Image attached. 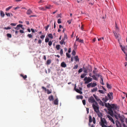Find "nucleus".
I'll use <instances>...</instances> for the list:
<instances>
[{
    "label": "nucleus",
    "mask_w": 127,
    "mask_h": 127,
    "mask_svg": "<svg viewBox=\"0 0 127 127\" xmlns=\"http://www.w3.org/2000/svg\"><path fill=\"white\" fill-rule=\"evenodd\" d=\"M107 117L108 118L109 120H110L111 122H112L113 124L115 123V122L113 120V119L109 115H108L107 116Z\"/></svg>",
    "instance_id": "9"
},
{
    "label": "nucleus",
    "mask_w": 127,
    "mask_h": 127,
    "mask_svg": "<svg viewBox=\"0 0 127 127\" xmlns=\"http://www.w3.org/2000/svg\"><path fill=\"white\" fill-rule=\"evenodd\" d=\"M75 61L76 62L79 61V59L78 58V56H75L74 57Z\"/></svg>",
    "instance_id": "23"
},
{
    "label": "nucleus",
    "mask_w": 127,
    "mask_h": 127,
    "mask_svg": "<svg viewBox=\"0 0 127 127\" xmlns=\"http://www.w3.org/2000/svg\"><path fill=\"white\" fill-rule=\"evenodd\" d=\"M84 80L85 81V84H87L91 82L92 80V79L89 77H86L84 78Z\"/></svg>",
    "instance_id": "4"
},
{
    "label": "nucleus",
    "mask_w": 127,
    "mask_h": 127,
    "mask_svg": "<svg viewBox=\"0 0 127 127\" xmlns=\"http://www.w3.org/2000/svg\"><path fill=\"white\" fill-rule=\"evenodd\" d=\"M100 105L103 106L104 105V103L100 100L98 102Z\"/></svg>",
    "instance_id": "26"
},
{
    "label": "nucleus",
    "mask_w": 127,
    "mask_h": 127,
    "mask_svg": "<svg viewBox=\"0 0 127 127\" xmlns=\"http://www.w3.org/2000/svg\"><path fill=\"white\" fill-rule=\"evenodd\" d=\"M20 32L21 33H24V31L22 30H20Z\"/></svg>",
    "instance_id": "64"
},
{
    "label": "nucleus",
    "mask_w": 127,
    "mask_h": 127,
    "mask_svg": "<svg viewBox=\"0 0 127 127\" xmlns=\"http://www.w3.org/2000/svg\"><path fill=\"white\" fill-rule=\"evenodd\" d=\"M100 83L102 85H104V84L103 82V78L102 77H100Z\"/></svg>",
    "instance_id": "18"
},
{
    "label": "nucleus",
    "mask_w": 127,
    "mask_h": 127,
    "mask_svg": "<svg viewBox=\"0 0 127 127\" xmlns=\"http://www.w3.org/2000/svg\"><path fill=\"white\" fill-rule=\"evenodd\" d=\"M0 15L2 17H3L5 16V14L2 11H0Z\"/></svg>",
    "instance_id": "16"
},
{
    "label": "nucleus",
    "mask_w": 127,
    "mask_h": 127,
    "mask_svg": "<svg viewBox=\"0 0 127 127\" xmlns=\"http://www.w3.org/2000/svg\"><path fill=\"white\" fill-rule=\"evenodd\" d=\"M83 71V69L82 68H81L78 71V72L79 73H80L81 72Z\"/></svg>",
    "instance_id": "49"
},
{
    "label": "nucleus",
    "mask_w": 127,
    "mask_h": 127,
    "mask_svg": "<svg viewBox=\"0 0 127 127\" xmlns=\"http://www.w3.org/2000/svg\"><path fill=\"white\" fill-rule=\"evenodd\" d=\"M120 47L121 48V49L123 52L126 54V51L127 50V48H125L124 46H123L121 45H120Z\"/></svg>",
    "instance_id": "7"
},
{
    "label": "nucleus",
    "mask_w": 127,
    "mask_h": 127,
    "mask_svg": "<svg viewBox=\"0 0 127 127\" xmlns=\"http://www.w3.org/2000/svg\"><path fill=\"white\" fill-rule=\"evenodd\" d=\"M52 41H50L49 42L48 45L49 46H50L52 44Z\"/></svg>",
    "instance_id": "46"
},
{
    "label": "nucleus",
    "mask_w": 127,
    "mask_h": 127,
    "mask_svg": "<svg viewBox=\"0 0 127 127\" xmlns=\"http://www.w3.org/2000/svg\"><path fill=\"white\" fill-rule=\"evenodd\" d=\"M95 75L96 76H98V77H101V76L102 77L101 75H99V74H95Z\"/></svg>",
    "instance_id": "60"
},
{
    "label": "nucleus",
    "mask_w": 127,
    "mask_h": 127,
    "mask_svg": "<svg viewBox=\"0 0 127 127\" xmlns=\"http://www.w3.org/2000/svg\"><path fill=\"white\" fill-rule=\"evenodd\" d=\"M86 75V74L85 73H83L80 76L81 78H83Z\"/></svg>",
    "instance_id": "30"
},
{
    "label": "nucleus",
    "mask_w": 127,
    "mask_h": 127,
    "mask_svg": "<svg viewBox=\"0 0 127 127\" xmlns=\"http://www.w3.org/2000/svg\"><path fill=\"white\" fill-rule=\"evenodd\" d=\"M66 56L68 58H69L71 57V55L70 54H68L67 53H66Z\"/></svg>",
    "instance_id": "40"
},
{
    "label": "nucleus",
    "mask_w": 127,
    "mask_h": 127,
    "mask_svg": "<svg viewBox=\"0 0 127 127\" xmlns=\"http://www.w3.org/2000/svg\"><path fill=\"white\" fill-rule=\"evenodd\" d=\"M109 103H108L107 104L106 103H105V105L106 107H107L108 108V110H110V108L109 107V104H108Z\"/></svg>",
    "instance_id": "22"
},
{
    "label": "nucleus",
    "mask_w": 127,
    "mask_h": 127,
    "mask_svg": "<svg viewBox=\"0 0 127 127\" xmlns=\"http://www.w3.org/2000/svg\"><path fill=\"white\" fill-rule=\"evenodd\" d=\"M27 36L30 38H32V35L31 34H28Z\"/></svg>",
    "instance_id": "53"
},
{
    "label": "nucleus",
    "mask_w": 127,
    "mask_h": 127,
    "mask_svg": "<svg viewBox=\"0 0 127 127\" xmlns=\"http://www.w3.org/2000/svg\"><path fill=\"white\" fill-rule=\"evenodd\" d=\"M26 13L27 14L29 15L32 13V12L30 9H29L27 11Z\"/></svg>",
    "instance_id": "13"
},
{
    "label": "nucleus",
    "mask_w": 127,
    "mask_h": 127,
    "mask_svg": "<svg viewBox=\"0 0 127 127\" xmlns=\"http://www.w3.org/2000/svg\"><path fill=\"white\" fill-rule=\"evenodd\" d=\"M12 6H10L9 7H8V8H6V11H8L11 8H12Z\"/></svg>",
    "instance_id": "35"
},
{
    "label": "nucleus",
    "mask_w": 127,
    "mask_h": 127,
    "mask_svg": "<svg viewBox=\"0 0 127 127\" xmlns=\"http://www.w3.org/2000/svg\"><path fill=\"white\" fill-rule=\"evenodd\" d=\"M93 123L95 124V118L94 117L93 118Z\"/></svg>",
    "instance_id": "56"
},
{
    "label": "nucleus",
    "mask_w": 127,
    "mask_h": 127,
    "mask_svg": "<svg viewBox=\"0 0 127 127\" xmlns=\"http://www.w3.org/2000/svg\"><path fill=\"white\" fill-rule=\"evenodd\" d=\"M97 88L96 87L94 88L93 89L91 90V91L92 92H94L96 91H97Z\"/></svg>",
    "instance_id": "27"
},
{
    "label": "nucleus",
    "mask_w": 127,
    "mask_h": 127,
    "mask_svg": "<svg viewBox=\"0 0 127 127\" xmlns=\"http://www.w3.org/2000/svg\"><path fill=\"white\" fill-rule=\"evenodd\" d=\"M23 25H22L19 24L17 25L16 27L14 28L16 30H18L20 29V28L23 27Z\"/></svg>",
    "instance_id": "10"
},
{
    "label": "nucleus",
    "mask_w": 127,
    "mask_h": 127,
    "mask_svg": "<svg viewBox=\"0 0 127 127\" xmlns=\"http://www.w3.org/2000/svg\"><path fill=\"white\" fill-rule=\"evenodd\" d=\"M45 36L44 35H42L40 36V38L41 39H43L45 37Z\"/></svg>",
    "instance_id": "52"
},
{
    "label": "nucleus",
    "mask_w": 127,
    "mask_h": 127,
    "mask_svg": "<svg viewBox=\"0 0 127 127\" xmlns=\"http://www.w3.org/2000/svg\"><path fill=\"white\" fill-rule=\"evenodd\" d=\"M92 106L94 111L96 113H97L99 112V106L96 102H95V103H93L92 104Z\"/></svg>",
    "instance_id": "3"
},
{
    "label": "nucleus",
    "mask_w": 127,
    "mask_h": 127,
    "mask_svg": "<svg viewBox=\"0 0 127 127\" xmlns=\"http://www.w3.org/2000/svg\"><path fill=\"white\" fill-rule=\"evenodd\" d=\"M120 47L121 48V49L123 52L126 54V51L127 50V48H125L124 46H123L121 45H120Z\"/></svg>",
    "instance_id": "8"
},
{
    "label": "nucleus",
    "mask_w": 127,
    "mask_h": 127,
    "mask_svg": "<svg viewBox=\"0 0 127 127\" xmlns=\"http://www.w3.org/2000/svg\"><path fill=\"white\" fill-rule=\"evenodd\" d=\"M61 66L62 67L64 68L66 67V65L64 62H63L61 63Z\"/></svg>",
    "instance_id": "14"
},
{
    "label": "nucleus",
    "mask_w": 127,
    "mask_h": 127,
    "mask_svg": "<svg viewBox=\"0 0 127 127\" xmlns=\"http://www.w3.org/2000/svg\"><path fill=\"white\" fill-rule=\"evenodd\" d=\"M113 33L116 37L117 38L119 36V34L117 33L116 31L113 32Z\"/></svg>",
    "instance_id": "20"
},
{
    "label": "nucleus",
    "mask_w": 127,
    "mask_h": 127,
    "mask_svg": "<svg viewBox=\"0 0 127 127\" xmlns=\"http://www.w3.org/2000/svg\"><path fill=\"white\" fill-rule=\"evenodd\" d=\"M57 22L58 24H60L61 23V19H58Z\"/></svg>",
    "instance_id": "43"
},
{
    "label": "nucleus",
    "mask_w": 127,
    "mask_h": 127,
    "mask_svg": "<svg viewBox=\"0 0 127 127\" xmlns=\"http://www.w3.org/2000/svg\"><path fill=\"white\" fill-rule=\"evenodd\" d=\"M108 100V96H105V98H103L102 99V100L104 102H106Z\"/></svg>",
    "instance_id": "11"
},
{
    "label": "nucleus",
    "mask_w": 127,
    "mask_h": 127,
    "mask_svg": "<svg viewBox=\"0 0 127 127\" xmlns=\"http://www.w3.org/2000/svg\"><path fill=\"white\" fill-rule=\"evenodd\" d=\"M64 38L63 39L61 40L60 42V43L61 45H62L64 43Z\"/></svg>",
    "instance_id": "34"
},
{
    "label": "nucleus",
    "mask_w": 127,
    "mask_h": 127,
    "mask_svg": "<svg viewBox=\"0 0 127 127\" xmlns=\"http://www.w3.org/2000/svg\"><path fill=\"white\" fill-rule=\"evenodd\" d=\"M49 39L48 38H46L45 39V42L46 43L49 42Z\"/></svg>",
    "instance_id": "44"
},
{
    "label": "nucleus",
    "mask_w": 127,
    "mask_h": 127,
    "mask_svg": "<svg viewBox=\"0 0 127 127\" xmlns=\"http://www.w3.org/2000/svg\"><path fill=\"white\" fill-rule=\"evenodd\" d=\"M108 97V98L110 99H111L112 98V95H110L109 94H108L107 95Z\"/></svg>",
    "instance_id": "31"
},
{
    "label": "nucleus",
    "mask_w": 127,
    "mask_h": 127,
    "mask_svg": "<svg viewBox=\"0 0 127 127\" xmlns=\"http://www.w3.org/2000/svg\"><path fill=\"white\" fill-rule=\"evenodd\" d=\"M7 36L9 38H11L12 37V35L10 33H7Z\"/></svg>",
    "instance_id": "42"
},
{
    "label": "nucleus",
    "mask_w": 127,
    "mask_h": 127,
    "mask_svg": "<svg viewBox=\"0 0 127 127\" xmlns=\"http://www.w3.org/2000/svg\"><path fill=\"white\" fill-rule=\"evenodd\" d=\"M58 98H57L54 100V104L55 105H58Z\"/></svg>",
    "instance_id": "15"
},
{
    "label": "nucleus",
    "mask_w": 127,
    "mask_h": 127,
    "mask_svg": "<svg viewBox=\"0 0 127 127\" xmlns=\"http://www.w3.org/2000/svg\"><path fill=\"white\" fill-rule=\"evenodd\" d=\"M51 63V60H48L47 61V64L48 65H49Z\"/></svg>",
    "instance_id": "29"
},
{
    "label": "nucleus",
    "mask_w": 127,
    "mask_h": 127,
    "mask_svg": "<svg viewBox=\"0 0 127 127\" xmlns=\"http://www.w3.org/2000/svg\"><path fill=\"white\" fill-rule=\"evenodd\" d=\"M49 26H50L49 25H48L46 27V28H45V30L46 31H47V30L48 29V28L49 27Z\"/></svg>",
    "instance_id": "54"
},
{
    "label": "nucleus",
    "mask_w": 127,
    "mask_h": 127,
    "mask_svg": "<svg viewBox=\"0 0 127 127\" xmlns=\"http://www.w3.org/2000/svg\"><path fill=\"white\" fill-rule=\"evenodd\" d=\"M83 96L82 95H77L76 96V98L77 99H82L83 98Z\"/></svg>",
    "instance_id": "21"
},
{
    "label": "nucleus",
    "mask_w": 127,
    "mask_h": 127,
    "mask_svg": "<svg viewBox=\"0 0 127 127\" xmlns=\"http://www.w3.org/2000/svg\"><path fill=\"white\" fill-rule=\"evenodd\" d=\"M60 46L59 45H58L56 46V48L57 50H59L60 49Z\"/></svg>",
    "instance_id": "37"
},
{
    "label": "nucleus",
    "mask_w": 127,
    "mask_h": 127,
    "mask_svg": "<svg viewBox=\"0 0 127 127\" xmlns=\"http://www.w3.org/2000/svg\"><path fill=\"white\" fill-rule=\"evenodd\" d=\"M115 27L116 29V32H118L119 31V28L118 27L116 23H115Z\"/></svg>",
    "instance_id": "19"
},
{
    "label": "nucleus",
    "mask_w": 127,
    "mask_h": 127,
    "mask_svg": "<svg viewBox=\"0 0 127 127\" xmlns=\"http://www.w3.org/2000/svg\"><path fill=\"white\" fill-rule=\"evenodd\" d=\"M108 104L109 107L110 108V110H109L108 112V113L112 116L113 117L114 112L116 114V110H117L118 108L116 105L114 104H110L109 103Z\"/></svg>",
    "instance_id": "1"
},
{
    "label": "nucleus",
    "mask_w": 127,
    "mask_h": 127,
    "mask_svg": "<svg viewBox=\"0 0 127 127\" xmlns=\"http://www.w3.org/2000/svg\"><path fill=\"white\" fill-rule=\"evenodd\" d=\"M5 15L8 17H10L11 15V13H8L7 12H5Z\"/></svg>",
    "instance_id": "36"
},
{
    "label": "nucleus",
    "mask_w": 127,
    "mask_h": 127,
    "mask_svg": "<svg viewBox=\"0 0 127 127\" xmlns=\"http://www.w3.org/2000/svg\"><path fill=\"white\" fill-rule=\"evenodd\" d=\"M72 54L73 56H74L76 54V52L74 50H73L72 51Z\"/></svg>",
    "instance_id": "47"
},
{
    "label": "nucleus",
    "mask_w": 127,
    "mask_h": 127,
    "mask_svg": "<svg viewBox=\"0 0 127 127\" xmlns=\"http://www.w3.org/2000/svg\"><path fill=\"white\" fill-rule=\"evenodd\" d=\"M86 109L87 113L88 114L89 113V108H86Z\"/></svg>",
    "instance_id": "63"
},
{
    "label": "nucleus",
    "mask_w": 127,
    "mask_h": 127,
    "mask_svg": "<svg viewBox=\"0 0 127 127\" xmlns=\"http://www.w3.org/2000/svg\"><path fill=\"white\" fill-rule=\"evenodd\" d=\"M92 122V119L91 117L90 116L89 118V123H91Z\"/></svg>",
    "instance_id": "39"
},
{
    "label": "nucleus",
    "mask_w": 127,
    "mask_h": 127,
    "mask_svg": "<svg viewBox=\"0 0 127 127\" xmlns=\"http://www.w3.org/2000/svg\"><path fill=\"white\" fill-rule=\"evenodd\" d=\"M20 76L22 77L23 79L25 80V79L27 78V76L26 75H24L22 74H20Z\"/></svg>",
    "instance_id": "25"
},
{
    "label": "nucleus",
    "mask_w": 127,
    "mask_h": 127,
    "mask_svg": "<svg viewBox=\"0 0 127 127\" xmlns=\"http://www.w3.org/2000/svg\"><path fill=\"white\" fill-rule=\"evenodd\" d=\"M118 116H117V115L116 114H115L114 115V116L117 119H118V117L119 118L121 119V121L122 122H124L123 118H124V117H123L122 119L121 118V116H120V114H118Z\"/></svg>",
    "instance_id": "6"
},
{
    "label": "nucleus",
    "mask_w": 127,
    "mask_h": 127,
    "mask_svg": "<svg viewBox=\"0 0 127 127\" xmlns=\"http://www.w3.org/2000/svg\"><path fill=\"white\" fill-rule=\"evenodd\" d=\"M51 93V91H49L48 90H47V94H49Z\"/></svg>",
    "instance_id": "58"
},
{
    "label": "nucleus",
    "mask_w": 127,
    "mask_h": 127,
    "mask_svg": "<svg viewBox=\"0 0 127 127\" xmlns=\"http://www.w3.org/2000/svg\"><path fill=\"white\" fill-rule=\"evenodd\" d=\"M83 70L84 71V72L85 73H87V70H88L86 68L84 67H83Z\"/></svg>",
    "instance_id": "24"
},
{
    "label": "nucleus",
    "mask_w": 127,
    "mask_h": 127,
    "mask_svg": "<svg viewBox=\"0 0 127 127\" xmlns=\"http://www.w3.org/2000/svg\"><path fill=\"white\" fill-rule=\"evenodd\" d=\"M78 41L79 42H80L81 43H83V39H80Z\"/></svg>",
    "instance_id": "57"
},
{
    "label": "nucleus",
    "mask_w": 127,
    "mask_h": 127,
    "mask_svg": "<svg viewBox=\"0 0 127 127\" xmlns=\"http://www.w3.org/2000/svg\"><path fill=\"white\" fill-rule=\"evenodd\" d=\"M78 66V65L77 64L73 68L74 69H76L77 68Z\"/></svg>",
    "instance_id": "59"
},
{
    "label": "nucleus",
    "mask_w": 127,
    "mask_h": 127,
    "mask_svg": "<svg viewBox=\"0 0 127 127\" xmlns=\"http://www.w3.org/2000/svg\"><path fill=\"white\" fill-rule=\"evenodd\" d=\"M11 25L12 26H15L16 25V23H11Z\"/></svg>",
    "instance_id": "61"
},
{
    "label": "nucleus",
    "mask_w": 127,
    "mask_h": 127,
    "mask_svg": "<svg viewBox=\"0 0 127 127\" xmlns=\"http://www.w3.org/2000/svg\"><path fill=\"white\" fill-rule=\"evenodd\" d=\"M82 102L83 104L84 105H85L86 104V100H82Z\"/></svg>",
    "instance_id": "55"
},
{
    "label": "nucleus",
    "mask_w": 127,
    "mask_h": 127,
    "mask_svg": "<svg viewBox=\"0 0 127 127\" xmlns=\"http://www.w3.org/2000/svg\"><path fill=\"white\" fill-rule=\"evenodd\" d=\"M48 99L50 101H53L54 99L53 96L52 95L49 96L48 97Z\"/></svg>",
    "instance_id": "17"
},
{
    "label": "nucleus",
    "mask_w": 127,
    "mask_h": 127,
    "mask_svg": "<svg viewBox=\"0 0 127 127\" xmlns=\"http://www.w3.org/2000/svg\"><path fill=\"white\" fill-rule=\"evenodd\" d=\"M107 124V122L105 119L101 117L100 121L99 122L100 125L102 127H106Z\"/></svg>",
    "instance_id": "2"
},
{
    "label": "nucleus",
    "mask_w": 127,
    "mask_h": 127,
    "mask_svg": "<svg viewBox=\"0 0 127 127\" xmlns=\"http://www.w3.org/2000/svg\"><path fill=\"white\" fill-rule=\"evenodd\" d=\"M96 71V70H93V74H96V73L97 72H96L95 71Z\"/></svg>",
    "instance_id": "62"
},
{
    "label": "nucleus",
    "mask_w": 127,
    "mask_h": 127,
    "mask_svg": "<svg viewBox=\"0 0 127 127\" xmlns=\"http://www.w3.org/2000/svg\"><path fill=\"white\" fill-rule=\"evenodd\" d=\"M98 91L101 94H104V92L102 90H99Z\"/></svg>",
    "instance_id": "41"
},
{
    "label": "nucleus",
    "mask_w": 127,
    "mask_h": 127,
    "mask_svg": "<svg viewBox=\"0 0 127 127\" xmlns=\"http://www.w3.org/2000/svg\"><path fill=\"white\" fill-rule=\"evenodd\" d=\"M48 36L50 38L52 39L53 38V36L52 34L50 33L48 35Z\"/></svg>",
    "instance_id": "38"
},
{
    "label": "nucleus",
    "mask_w": 127,
    "mask_h": 127,
    "mask_svg": "<svg viewBox=\"0 0 127 127\" xmlns=\"http://www.w3.org/2000/svg\"><path fill=\"white\" fill-rule=\"evenodd\" d=\"M107 87L108 89H111V87L110 85L108 83H106Z\"/></svg>",
    "instance_id": "33"
},
{
    "label": "nucleus",
    "mask_w": 127,
    "mask_h": 127,
    "mask_svg": "<svg viewBox=\"0 0 127 127\" xmlns=\"http://www.w3.org/2000/svg\"><path fill=\"white\" fill-rule=\"evenodd\" d=\"M97 84L96 83H92V84H91V87H95V86H96Z\"/></svg>",
    "instance_id": "28"
},
{
    "label": "nucleus",
    "mask_w": 127,
    "mask_h": 127,
    "mask_svg": "<svg viewBox=\"0 0 127 127\" xmlns=\"http://www.w3.org/2000/svg\"><path fill=\"white\" fill-rule=\"evenodd\" d=\"M93 96L96 100L98 101H99L100 100V99L98 98V97L95 94H93Z\"/></svg>",
    "instance_id": "12"
},
{
    "label": "nucleus",
    "mask_w": 127,
    "mask_h": 127,
    "mask_svg": "<svg viewBox=\"0 0 127 127\" xmlns=\"http://www.w3.org/2000/svg\"><path fill=\"white\" fill-rule=\"evenodd\" d=\"M91 84H92V83L88 84L87 85V87L88 88H90L91 87Z\"/></svg>",
    "instance_id": "48"
},
{
    "label": "nucleus",
    "mask_w": 127,
    "mask_h": 127,
    "mask_svg": "<svg viewBox=\"0 0 127 127\" xmlns=\"http://www.w3.org/2000/svg\"><path fill=\"white\" fill-rule=\"evenodd\" d=\"M89 68V69H88V70L89 72H90L92 71V69L91 66H90Z\"/></svg>",
    "instance_id": "50"
},
{
    "label": "nucleus",
    "mask_w": 127,
    "mask_h": 127,
    "mask_svg": "<svg viewBox=\"0 0 127 127\" xmlns=\"http://www.w3.org/2000/svg\"><path fill=\"white\" fill-rule=\"evenodd\" d=\"M60 54L61 56H62V55L63 54V49H61L60 51Z\"/></svg>",
    "instance_id": "45"
},
{
    "label": "nucleus",
    "mask_w": 127,
    "mask_h": 127,
    "mask_svg": "<svg viewBox=\"0 0 127 127\" xmlns=\"http://www.w3.org/2000/svg\"><path fill=\"white\" fill-rule=\"evenodd\" d=\"M11 28L10 27H4V29L5 30H8V29H11Z\"/></svg>",
    "instance_id": "51"
},
{
    "label": "nucleus",
    "mask_w": 127,
    "mask_h": 127,
    "mask_svg": "<svg viewBox=\"0 0 127 127\" xmlns=\"http://www.w3.org/2000/svg\"><path fill=\"white\" fill-rule=\"evenodd\" d=\"M92 77H93L94 79L95 80L97 81L98 80L97 78L96 77L95 75H93Z\"/></svg>",
    "instance_id": "32"
},
{
    "label": "nucleus",
    "mask_w": 127,
    "mask_h": 127,
    "mask_svg": "<svg viewBox=\"0 0 127 127\" xmlns=\"http://www.w3.org/2000/svg\"><path fill=\"white\" fill-rule=\"evenodd\" d=\"M88 101L89 102L92 103H95V102H96L92 96L90 97L88 99Z\"/></svg>",
    "instance_id": "5"
}]
</instances>
